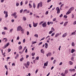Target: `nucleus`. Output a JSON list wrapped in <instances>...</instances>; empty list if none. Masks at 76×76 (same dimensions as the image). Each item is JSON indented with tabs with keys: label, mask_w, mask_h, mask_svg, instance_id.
Segmentation results:
<instances>
[{
	"label": "nucleus",
	"mask_w": 76,
	"mask_h": 76,
	"mask_svg": "<svg viewBox=\"0 0 76 76\" xmlns=\"http://www.w3.org/2000/svg\"><path fill=\"white\" fill-rule=\"evenodd\" d=\"M74 8V7H71L69 9L68 11L66 13V14H69L70 13H71V12L73 10Z\"/></svg>",
	"instance_id": "nucleus-1"
},
{
	"label": "nucleus",
	"mask_w": 76,
	"mask_h": 76,
	"mask_svg": "<svg viewBox=\"0 0 76 76\" xmlns=\"http://www.w3.org/2000/svg\"><path fill=\"white\" fill-rule=\"evenodd\" d=\"M11 16H14V18H15V19L17 17V15H16V12H15L13 14H11Z\"/></svg>",
	"instance_id": "nucleus-2"
},
{
	"label": "nucleus",
	"mask_w": 76,
	"mask_h": 76,
	"mask_svg": "<svg viewBox=\"0 0 76 76\" xmlns=\"http://www.w3.org/2000/svg\"><path fill=\"white\" fill-rule=\"evenodd\" d=\"M40 6V7H42V2H39L37 5V8H39Z\"/></svg>",
	"instance_id": "nucleus-3"
},
{
	"label": "nucleus",
	"mask_w": 76,
	"mask_h": 76,
	"mask_svg": "<svg viewBox=\"0 0 76 76\" xmlns=\"http://www.w3.org/2000/svg\"><path fill=\"white\" fill-rule=\"evenodd\" d=\"M21 29V33L22 34H24V30L23 29V28H22V27H21V26L20 27V31Z\"/></svg>",
	"instance_id": "nucleus-4"
},
{
	"label": "nucleus",
	"mask_w": 76,
	"mask_h": 76,
	"mask_svg": "<svg viewBox=\"0 0 76 76\" xmlns=\"http://www.w3.org/2000/svg\"><path fill=\"white\" fill-rule=\"evenodd\" d=\"M33 25L34 27H36L38 25L37 23H34V21H33Z\"/></svg>",
	"instance_id": "nucleus-5"
},
{
	"label": "nucleus",
	"mask_w": 76,
	"mask_h": 76,
	"mask_svg": "<svg viewBox=\"0 0 76 76\" xmlns=\"http://www.w3.org/2000/svg\"><path fill=\"white\" fill-rule=\"evenodd\" d=\"M42 27H45L47 26V23L46 22H44L42 24Z\"/></svg>",
	"instance_id": "nucleus-6"
},
{
	"label": "nucleus",
	"mask_w": 76,
	"mask_h": 76,
	"mask_svg": "<svg viewBox=\"0 0 76 76\" xmlns=\"http://www.w3.org/2000/svg\"><path fill=\"white\" fill-rule=\"evenodd\" d=\"M52 56V53H48V54H46L47 57H48V56Z\"/></svg>",
	"instance_id": "nucleus-7"
},
{
	"label": "nucleus",
	"mask_w": 76,
	"mask_h": 76,
	"mask_svg": "<svg viewBox=\"0 0 76 76\" xmlns=\"http://www.w3.org/2000/svg\"><path fill=\"white\" fill-rule=\"evenodd\" d=\"M67 35V33H64V34H63L62 36V37H63V38H64V37H66Z\"/></svg>",
	"instance_id": "nucleus-8"
},
{
	"label": "nucleus",
	"mask_w": 76,
	"mask_h": 76,
	"mask_svg": "<svg viewBox=\"0 0 76 76\" xmlns=\"http://www.w3.org/2000/svg\"><path fill=\"white\" fill-rule=\"evenodd\" d=\"M60 34L59 33H56L55 36V37L56 38V37H58V36H59Z\"/></svg>",
	"instance_id": "nucleus-9"
},
{
	"label": "nucleus",
	"mask_w": 76,
	"mask_h": 76,
	"mask_svg": "<svg viewBox=\"0 0 76 76\" xmlns=\"http://www.w3.org/2000/svg\"><path fill=\"white\" fill-rule=\"evenodd\" d=\"M69 65H72L73 64V63L71 61H69Z\"/></svg>",
	"instance_id": "nucleus-10"
},
{
	"label": "nucleus",
	"mask_w": 76,
	"mask_h": 76,
	"mask_svg": "<svg viewBox=\"0 0 76 76\" xmlns=\"http://www.w3.org/2000/svg\"><path fill=\"white\" fill-rule=\"evenodd\" d=\"M48 44H47V43H45V47L46 48H48Z\"/></svg>",
	"instance_id": "nucleus-11"
},
{
	"label": "nucleus",
	"mask_w": 76,
	"mask_h": 76,
	"mask_svg": "<svg viewBox=\"0 0 76 76\" xmlns=\"http://www.w3.org/2000/svg\"><path fill=\"white\" fill-rule=\"evenodd\" d=\"M48 64V61H47L46 63H45L44 66H47Z\"/></svg>",
	"instance_id": "nucleus-12"
},
{
	"label": "nucleus",
	"mask_w": 76,
	"mask_h": 76,
	"mask_svg": "<svg viewBox=\"0 0 76 76\" xmlns=\"http://www.w3.org/2000/svg\"><path fill=\"white\" fill-rule=\"evenodd\" d=\"M33 6L34 8H36V4L35 3H34H34H33Z\"/></svg>",
	"instance_id": "nucleus-13"
},
{
	"label": "nucleus",
	"mask_w": 76,
	"mask_h": 76,
	"mask_svg": "<svg viewBox=\"0 0 76 76\" xmlns=\"http://www.w3.org/2000/svg\"><path fill=\"white\" fill-rule=\"evenodd\" d=\"M68 23V21H66L64 23V26H66V24H67Z\"/></svg>",
	"instance_id": "nucleus-14"
},
{
	"label": "nucleus",
	"mask_w": 76,
	"mask_h": 76,
	"mask_svg": "<svg viewBox=\"0 0 76 76\" xmlns=\"http://www.w3.org/2000/svg\"><path fill=\"white\" fill-rule=\"evenodd\" d=\"M30 62L29 61H27L26 63V65H27V66H29L30 65Z\"/></svg>",
	"instance_id": "nucleus-15"
},
{
	"label": "nucleus",
	"mask_w": 76,
	"mask_h": 76,
	"mask_svg": "<svg viewBox=\"0 0 76 76\" xmlns=\"http://www.w3.org/2000/svg\"><path fill=\"white\" fill-rule=\"evenodd\" d=\"M23 20L25 21V20H26L27 18H26V17H23Z\"/></svg>",
	"instance_id": "nucleus-16"
},
{
	"label": "nucleus",
	"mask_w": 76,
	"mask_h": 76,
	"mask_svg": "<svg viewBox=\"0 0 76 76\" xmlns=\"http://www.w3.org/2000/svg\"><path fill=\"white\" fill-rule=\"evenodd\" d=\"M75 51V50L74 49H72L71 50V53H73Z\"/></svg>",
	"instance_id": "nucleus-17"
},
{
	"label": "nucleus",
	"mask_w": 76,
	"mask_h": 76,
	"mask_svg": "<svg viewBox=\"0 0 76 76\" xmlns=\"http://www.w3.org/2000/svg\"><path fill=\"white\" fill-rule=\"evenodd\" d=\"M68 70H66L65 71V75H66L67 73H68Z\"/></svg>",
	"instance_id": "nucleus-18"
},
{
	"label": "nucleus",
	"mask_w": 76,
	"mask_h": 76,
	"mask_svg": "<svg viewBox=\"0 0 76 76\" xmlns=\"http://www.w3.org/2000/svg\"><path fill=\"white\" fill-rule=\"evenodd\" d=\"M60 9L59 7H58V14H59V13H60Z\"/></svg>",
	"instance_id": "nucleus-19"
},
{
	"label": "nucleus",
	"mask_w": 76,
	"mask_h": 76,
	"mask_svg": "<svg viewBox=\"0 0 76 76\" xmlns=\"http://www.w3.org/2000/svg\"><path fill=\"white\" fill-rule=\"evenodd\" d=\"M35 54V53H31V56H34Z\"/></svg>",
	"instance_id": "nucleus-20"
},
{
	"label": "nucleus",
	"mask_w": 76,
	"mask_h": 76,
	"mask_svg": "<svg viewBox=\"0 0 76 76\" xmlns=\"http://www.w3.org/2000/svg\"><path fill=\"white\" fill-rule=\"evenodd\" d=\"M41 53H43V54H44V50H43V49H42V50H41Z\"/></svg>",
	"instance_id": "nucleus-21"
},
{
	"label": "nucleus",
	"mask_w": 76,
	"mask_h": 76,
	"mask_svg": "<svg viewBox=\"0 0 76 76\" xmlns=\"http://www.w3.org/2000/svg\"><path fill=\"white\" fill-rule=\"evenodd\" d=\"M18 57H19V54H17L15 58V59H16V58H18Z\"/></svg>",
	"instance_id": "nucleus-22"
},
{
	"label": "nucleus",
	"mask_w": 76,
	"mask_h": 76,
	"mask_svg": "<svg viewBox=\"0 0 76 76\" xmlns=\"http://www.w3.org/2000/svg\"><path fill=\"white\" fill-rule=\"evenodd\" d=\"M61 75L63 76H66V75H65V73H62L61 74Z\"/></svg>",
	"instance_id": "nucleus-23"
},
{
	"label": "nucleus",
	"mask_w": 76,
	"mask_h": 76,
	"mask_svg": "<svg viewBox=\"0 0 76 76\" xmlns=\"http://www.w3.org/2000/svg\"><path fill=\"white\" fill-rule=\"evenodd\" d=\"M34 37H37V38L38 37V35L37 34H35L34 35Z\"/></svg>",
	"instance_id": "nucleus-24"
},
{
	"label": "nucleus",
	"mask_w": 76,
	"mask_h": 76,
	"mask_svg": "<svg viewBox=\"0 0 76 76\" xmlns=\"http://www.w3.org/2000/svg\"><path fill=\"white\" fill-rule=\"evenodd\" d=\"M72 46H73V47L75 46V44L74 42H72Z\"/></svg>",
	"instance_id": "nucleus-25"
},
{
	"label": "nucleus",
	"mask_w": 76,
	"mask_h": 76,
	"mask_svg": "<svg viewBox=\"0 0 76 76\" xmlns=\"http://www.w3.org/2000/svg\"><path fill=\"white\" fill-rule=\"evenodd\" d=\"M4 14H8L7 12L6 11H4Z\"/></svg>",
	"instance_id": "nucleus-26"
},
{
	"label": "nucleus",
	"mask_w": 76,
	"mask_h": 76,
	"mask_svg": "<svg viewBox=\"0 0 76 76\" xmlns=\"http://www.w3.org/2000/svg\"><path fill=\"white\" fill-rule=\"evenodd\" d=\"M59 7H57L56 8V10L57 11V13H58V10Z\"/></svg>",
	"instance_id": "nucleus-27"
},
{
	"label": "nucleus",
	"mask_w": 76,
	"mask_h": 76,
	"mask_svg": "<svg viewBox=\"0 0 76 76\" xmlns=\"http://www.w3.org/2000/svg\"><path fill=\"white\" fill-rule=\"evenodd\" d=\"M23 60H24L23 57H22L20 59V61H23Z\"/></svg>",
	"instance_id": "nucleus-28"
},
{
	"label": "nucleus",
	"mask_w": 76,
	"mask_h": 76,
	"mask_svg": "<svg viewBox=\"0 0 76 76\" xmlns=\"http://www.w3.org/2000/svg\"><path fill=\"white\" fill-rule=\"evenodd\" d=\"M52 32H53V31H52V30H51V31H49V34H52Z\"/></svg>",
	"instance_id": "nucleus-29"
},
{
	"label": "nucleus",
	"mask_w": 76,
	"mask_h": 76,
	"mask_svg": "<svg viewBox=\"0 0 76 76\" xmlns=\"http://www.w3.org/2000/svg\"><path fill=\"white\" fill-rule=\"evenodd\" d=\"M51 30L52 31H55V29L53 27H52Z\"/></svg>",
	"instance_id": "nucleus-30"
},
{
	"label": "nucleus",
	"mask_w": 76,
	"mask_h": 76,
	"mask_svg": "<svg viewBox=\"0 0 76 76\" xmlns=\"http://www.w3.org/2000/svg\"><path fill=\"white\" fill-rule=\"evenodd\" d=\"M29 8H32V5H31V4H30V3L29 4Z\"/></svg>",
	"instance_id": "nucleus-31"
},
{
	"label": "nucleus",
	"mask_w": 76,
	"mask_h": 76,
	"mask_svg": "<svg viewBox=\"0 0 76 76\" xmlns=\"http://www.w3.org/2000/svg\"><path fill=\"white\" fill-rule=\"evenodd\" d=\"M13 31V28L11 29L10 30V32L12 33V31Z\"/></svg>",
	"instance_id": "nucleus-32"
},
{
	"label": "nucleus",
	"mask_w": 76,
	"mask_h": 76,
	"mask_svg": "<svg viewBox=\"0 0 76 76\" xmlns=\"http://www.w3.org/2000/svg\"><path fill=\"white\" fill-rule=\"evenodd\" d=\"M3 39H5V42H6V41H7V39L6 38H4Z\"/></svg>",
	"instance_id": "nucleus-33"
},
{
	"label": "nucleus",
	"mask_w": 76,
	"mask_h": 76,
	"mask_svg": "<svg viewBox=\"0 0 76 76\" xmlns=\"http://www.w3.org/2000/svg\"><path fill=\"white\" fill-rule=\"evenodd\" d=\"M44 23V21H41V22L39 23V25H41V24L42 23Z\"/></svg>",
	"instance_id": "nucleus-34"
},
{
	"label": "nucleus",
	"mask_w": 76,
	"mask_h": 76,
	"mask_svg": "<svg viewBox=\"0 0 76 76\" xmlns=\"http://www.w3.org/2000/svg\"><path fill=\"white\" fill-rule=\"evenodd\" d=\"M37 43V42H34L33 41L32 42V44H36Z\"/></svg>",
	"instance_id": "nucleus-35"
},
{
	"label": "nucleus",
	"mask_w": 76,
	"mask_h": 76,
	"mask_svg": "<svg viewBox=\"0 0 76 76\" xmlns=\"http://www.w3.org/2000/svg\"><path fill=\"white\" fill-rule=\"evenodd\" d=\"M17 31H19V26H18V27Z\"/></svg>",
	"instance_id": "nucleus-36"
},
{
	"label": "nucleus",
	"mask_w": 76,
	"mask_h": 76,
	"mask_svg": "<svg viewBox=\"0 0 76 76\" xmlns=\"http://www.w3.org/2000/svg\"><path fill=\"white\" fill-rule=\"evenodd\" d=\"M76 33L75 32V31H74V32H72V35H75Z\"/></svg>",
	"instance_id": "nucleus-37"
},
{
	"label": "nucleus",
	"mask_w": 76,
	"mask_h": 76,
	"mask_svg": "<svg viewBox=\"0 0 76 76\" xmlns=\"http://www.w3.org/2000/svg\"><path fill=\"white\" fill-rule=\"evenodd\" d=\"M55 34V33H53L51 34V36L52 37H53V36H54Z\"/></svg>",
	"instance_id": "nucleus-38"
},
{
	"label": "nucleus",
	"mask_w": 76,
	"mask_h": 76,
	"mask_svg": "<svg viewBox=\"0 0 76 76\" xmlns=\"http://www.w3.org/2000/svg\"><path fill=\"white\" fill-rule=\"evenodd\" d=\"M67 15H68V14H66V15H64V17H65V18H67Z\"/></svg>",
	"instance_id": "nucleus-39"
},
{
	"label": "nucleus",
	"mask_w": 76,
	"mask_h": 76,
	"mask_svg": "<svg viewBox=\"0 0 76 76\" xmlns=\"http://www.w3.org/2000/svg\"><path fill=\"white\" fill-rule=\"evenodd\" d=\"M7 16H8V14H5V18H7Z\"/></svg>",
	"instance_id": "nucleus-40"
},
{
	"label": "nucleus",
	"mask_w": 76,
	"mask_h": 76,
	"mask_svg": "<svg viewBox=\"0 0 76 76\" xmlns=\"http://www.w3.org/2000/svg\"><path fill=\"white\" fill-rule=\"evenodd\" d=\"M4 67L6 69H7V70L8 69V68H7V65H5Z\"/></svg>",
	"instance_id": "nucleus-41"
},
{
	"label": "nucleus",
	"mask_w": 76,
	"mask_h": 76,
	"mask_svg": "<svg viewBox=\"0 0 76 76\" xmlns=\"http://www.w3.org/2000/svg\"><path fill=\"white\" fill-rule=\"evenodd\" d=\"M4 30H7V28L6 27H5L4 28Z\"/></svg>",
	"instance_id": "nucleus-42"
},
{
	"label": "nucleus",
	"mask_w": 76,
	"mask_h": 76,
	"mask_svg": "<svg viewBox=\"0 0 76 76\" xmlns=\"http://www.w3.org/2000/svg\"><path fill=\"white\" fill-rule=\"evenodd\" d=\"M2 34L3 35H5V34H6V33H5V32H2Z\"/></svg>",
	"instance_id": "nucleus-43"
},
{
	"label": "nucleus",
	"mask_w": 76,
	"mask_h": 76,
	"mask_svg": "<svg viewBox=\"0 0 76 76\" xmlns=\"http://www.w3.org/2000/svg\"><path fill=\"white\" fill-rule=\"evenodd\" d=\"M8 53H9V52H10L11 51V49H8Z\"/></svg>",
	"instance_id": "nucleus-44"
},
{
	"label": "nucleus",
	"mask_w": 76,
	"mask_h": 76,
	"mask_svg": "<svg viewBox=\"0 0 76 76\" xmlns=\"http://www.w3.org/2000/svg\"><path fill=\"white\" fill-rule=\"evenodd\" d=\"M20 50H22V46H21V45L20 46Z\"/></svg>",
	"instance_id": "nucleus-45"
},
{
	"label": "nucleus",
	"mask_w": 76,
	"mask_h": 76,
	"mask_svg": "<svg viewBox=\"0 0 76 76\" xmlns=\"http://www.w3.org/2000/svg\"><path fill=\"white\" fill-rule=\"evenodd\" d=\"M12 66H15V64L14 63H13L12 64Z\"/></svg>",
	"instance_id": "nucleus-46"
},
{
	"label": "nucleus",
	"mask_w": 76,
	"mask_h": 76,
	"mask_svg": "<svg viewBox=\"0 0 76 76\" xmlns=\"http://www.w3.org/2000/svg\"><path fill=\"white\" fill-rule=\"evenodd\" d=\"M29 34V31H27V35H28Z\"/></svg>",
	"instance_id": "nucleus-47"
},
{
	"label": "nucleus",
	"mask_w": 76,
	"mask_h": 76,
	"mask_svg": "<svg viewBox=\"0 0 76 76\" xmlns=\"http://www.w3.org/2000/svg\"><path fill=\"white\" fill-rule=\"evenodd\" d=\"M25 41H26L25 39H23V43H24L25 42Z\"/></svg>",
	"instance_id": "nucleus-48"
},
{
	"label": "nucleus",
	"mask_w": 76,
	"mask_h": 76,
	"mask_svg": "<svg viewBox=\"0 0 76 76\" xmlns=\"http://www.w3.org/2000/svg\"><path fill=\"white\" fill-rule=\"evenodd\" d=\"M23 4V1H21L20 3V4L21 5H22Z\"/></svg>",
	"instance_id": "nucleus-49"
},
{
	"label": "nucleus",
	"mask_w": 76,
	"mask_h": 76,
	"mask_svg": "<svg viewBox=\"0 0 76 76\" xmlns=\"http://www.w3.org/2000/svg\"><path fill=\"white\" fill-rule=\"evenodd\" d=\"M63 14H61V15H60V17H63Z\"/></svg>",
	"instance_id": "nucleus-50"
},
{
	"label": "nucleus",
	"mask_w": 76,
	"mask_h": 76,
	"mask_svg": "<svg viewBox=\"0 0 76 76\" xmlns=\"http://www.w3.org/2000/svg\"><path fill=\"white\" fill-rule=\"evenodd\" d=\"M19 3H16V6H19Z\"/></svg>",
	"instance_id": "nucleus-51"
},
{
	"label": "nucleus",
	"mask_w": 76,
	"mask_h": 76,
	"mask_svg": "<svg viewBox=\"0 0 76 76\" xmlns=\"http://www.w3.org/2000/svg\"><path fill=\"white\" fill-rule=\"evenodd\" d=\"M56 60H54L53 61V64H55L56 62Z\"/></svg>",
	"instance_id": "nucleus-52"
},
{
	"label": "nucleus",
	"mask_w": 76,
	"mask_h": 76,
	"mask_svg": "<svg viewBox=\"0 0 76 76\" xmlns=\"http://www.w3.org/2000/svg\"><path fill=\"white\" fill-rule=\"evenodd\" d=\"M36 58V59L37 60H39V57L38 56Z\"/></svg>",
	"instance_id": "nucleus-53"
},
{
	"label": "nucleus",
	"mask_w": 76,
	"mask_h": 76,
	"mask_svg": "<svg viewBox=\"0 0 76 76\" xmlns=\"http://www.w3.org/2000/svg\"><path fill=\"white\" fill-rule=\"evenodd\" d=\"M19 39V37L18 36L17 37V40H18Z\"/></svg>",
	"instance_id": "nucleus-54"
},
{
	"label": "nucleus",
	"mask_w": 76,
	"mask_h": 76,
	"mask_svg": "<svg viewBox=\"0 0 76 76\" xmlns=\"http://www.w3.org/2000/svg\"><path fill=\"white\" fill-rule=\"evenodd\" d=\"M45 37H44L42 39H41V40H40V41H42V40H44V39H45Z\"/></svg>",
	"instance_id": "nucleus-55"
},
{
	"label": "nucleus",
	"mask_w": 76,
	"mask_h": 76,
	"mask_svg": "<svg viewBox=\"0 0 76 76\" xmlns=\"http://www.w3.org/2000/svg\"><path fill=\"white\" fill-rule=\"evenodd\" d=\"M28 2V1H26L25 2V4H27Z\"/></svg>",
	"instance_id": "nucleus-56"
},
{
	"label": "nucleus",
	"mask_w": 76,
	"mask_h": 76,
	"mask_svg": "<svg viewBox=\"0 0 76 76\" xmlns=\"http://www.w3.org/2000/svg\"><path fill=\"white\" fill-rule=\"evenodd\" d=\"M48 25H50V21H48Z\"/></svg>",
	"instance_id": "nucleus-57"
},
{
	"label": "nucleus",
	"mask_w": 76,
	"mask_h": 76,
	"mask_svg": "<svg viewBox=\"0 0 76 76\" xmlns=\"http://www.w3.org/2000/svg\"><path fill=\"white\" fill-rule=\"evenodd\" d=\"M56 18H53V21H56Z\"/></svg>",
	"instance_id": "nucleus-58"
},
{
	"label": "nucleus",
	"mask_w": 76,
	"mask_h": 76,
	"mask_svg": "<svg viewBox=\"0 0 76 76\" xmlns=\"http://www.w3.org/2000/svg\"><path fill=\"white\" fill-rule=\"evenodd\" d=\"M62 64H63V63L62 62H61V63L59 64V65L60 66L61 65H62Z\"/></svg>",
	"instance_id": "nucleus-59"
},
{
	"label": "nucleus",
	"mask_w": 76,
	"mask_h": 76,
	"mask_svg": "<svg viewBox=\"0 0 76 76\" xmlns=\"http://www.w3.org/2000/svg\"><path fill=\"white\" fill-rule=\"evenodd\" d=\"M42 44V42H40V43L39 44V45H41V44Z\"/></svg>",
	"instance_id": "nucleus-60"
},
{
	"label": "nucleus",
	"mask_w": 76,
	"mask_h": 76,
	"mask_svg": "<svg viewBox=\"0 0 76 76\" xmlns=\"http://www.w3.org/2000/svg\"><path fill=\"white\" fill-rule=\"evenodd\" d=\"M73 23L74 24H76V21H74Z\"/></svg>",
	"instance_id": "nucleus-61"
},
{
	"label": "nucleus",
	"mask_w": 76,
	"mask_h": 76,
	"mask_svg": "<svg viewBox=\"0 0 76 76\" xmlns=\"http://www.w3.org/2000/svg\"><path fill=\"white\" fill-rule=\"evenodd\" d=\"M50 1H51V0H48L47 2L48 3V2H49Z\"/></svg>",
	"instance_id": "nucleus-62"
},
{
	"label": "nucleus",
	"mask_w": 76,
	"mask_h": 76,
	"mask_svg": "<svg viewBox=\"0 0 76 76\" xmlns=\"http://www.w3.org/2000/svg\"><path fill=\"white\" fill-rule=\"evenodd\" d=\"M23 11V9L20 10V12H22V11Z\"/></svg>",
	"instance_id": "nucleus-63"
},
{
	"label": "nucleus",
	"mask_w": 76,
	"mask_h": 76,
	"mask_svg": "<svg viewBox=\"0 0 76 76\" xmlns=\"http://www.w3.org/2000/svg\"><path fill=\"white\" fill-rule=\"evenodd\" d=\"M29 57V55H26V58H27L28 57Z\"/></svg>",
	"instance_id": "nucleus-64"
}]
</instances>
